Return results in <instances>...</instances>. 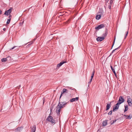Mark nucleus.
Here are the masks:
<instances>
[{"label": "nucleus", "mask_w": 132, "mask_h": 132, "mask_svg": "<svg viewBox=\"0 0 132 132\" xmlns=\"http://www.w3.org/2000/svg\"><path fill=\"white\" fill-rule=\"evenodd\" d=\"M60 100L59 99V103H60V105L59 106H62V108L65 106V105L67 104L68 103L67 102H60Z\"/></svg>", "instance_id": "obj_6"}, {"label": "nucleus", "mask_w": 132, "mask_h": 132, "mask_svg": "<svg viewBox=\"0 0 132 132\" xmlns=\"http://www.w3.org/2000/svg\"><path fill=\"white\" fill-rule=\"evenodd\" d=\"M11 17V14H10L9 16V18H10Z\"/></svg>", "instance_id": "obj_41"}, {"label": "nucleus", "mask_w": 132, "mask_h": 132, "mask_svg": "<svg viewBox=\"0 0 132 132\" xmlns=\"http://www.w3.org/2000/svg\"><path fill=\"white\" fill-rule=\"evenodd\" d=\"M116 120H111V122H110L111 125H112V124L114 123V122H115L116 121Z\"/></svg>", "instance_id": "obj_21"}, {"label": "nucleus", "mask_w": 132, "mask_h": 132, "mask_svg": "<svg viewBox=\"0 0 132 132\" xmlns=\"http://www.w3.org/2000/svg\"><path fill=\"white\" fill-rule=\"evenodd\" d=\"M125 101V100L123 98V97L122 96H120L119 97V100L117 103L120 105L122 103L124 102Z\"/></svg>", "instance_id": "obj_3"}, {"label": "nucleus", "mask_w": 132, "mask_h": 132, "mask_svg": "<svg viewBox=\"0 0 132 132\" xmlns=\"http://www.w3.org/2000/svg\"><path fill=\"white\" fill-rule=\"evenodd\" d=\"M119 47H118L116 48L114 50H113L112 52L110 54V55H111L113 53L114 51L118 49L119 48Z\"/></svg>", "instance_id": "obj_23"}, {"label": "nucleus", "mask_w": 132, "mask_h": 132, "mask_svg": "<svg viewBox=\"0 0 132 132\" xmlns=\"http://www.w3.org/2000/svg\"><path fill=\"white\" fill-rule=\"evenodd\" d=\"M60 105V103H58L57 107L56 110V112L57 115H60L61 112V109L62 108V106H59Z\"/></svg>", "instance_id": "obj_2"}, {"label": "nucleus", "mask_w": 132, "mask_h": 132, "mask_svg": "<svg viewBox=\"0 0 132 132\" xmlns=\"http://www.w3.org/2000/svg\"><path fill=\"white\" fill-rule=\"evenodd\" d=\"M68 88L69 89H71V88L70 87H68Z\"/></svg>", "instance_id": "obj_43"}, {"label": "nucleus", "mask_w": 132, "mask_h": 132, "mask_svg": "<svg viewBox=\"0 0 132 132\" xmlns=\"http://www.w3.org/2000/svg\"><path fill=\"white\" fill-rule=\"evenodd\" d=\"M43 103H44L45 102V98H43Z\"/></svg>", "instance_id": "obj_36"}, {"label": "nucleus", "mask_w": 132, "mask_h": 132, "mask_svg": "<svg viewBox=\"0 0 132 132\" xmlns=\"http://www.w3.org/2000/svg\"><path fill=\"white\" fill-rule=\"evenodd\" d=\"M11 20V18L7 19V21L6 22V24H8L10 22Z\"/></svg>", "instance_id": "obj_27"}, {"label": "nucleus", "mask_w": 132, "mask_h": 132, "mask_svg": "<svg viewBox=\"0 0 132 132\" xmlns=\"http://www.w3.org/2000/svg\"><path fill=\"white\" fill-rule=\"evenodd\" d=\"M12 10L13 8H11L7 11L9 13V14H10L11 13Z\"/></svg>", "instance_id": "obj_17"}, {"label": "nucleus", "mask_w": 132, "mask_h": 132, "mask_svg": "<svg viewBox=\"0 0 132 132\" xmlns=\"http://www.w3.org/2000/svg\"><path fill=\"white\" fill-rule=\"evenodd\" d=\"M116 36H115L114 37V41H113V44L112 46H113V45L114 44V42H115V39H116Z\"/></svg>", "instance_id": "obj_34"}, {"label": "nucleus", "mask_w": 132, "mask_h": 132, "mask_svg": "<svg viewBox=\"0 0 132 132\" xmlns=\"http://www.w3.org/2000/svg\"><path fill=\"white\" fill-rule=\"evenodd\" d=\"M93 77H93V76H91V79H93Z\"/></svg>", "instance_id": "obj_45"}, {"label": "nucleus", "mask_w": 132, "mask_h": 132, "mask_svg": "<svg viewBox=\"0 0 132 132\" xmlns=\"http://www.w3.org/2000/svg\"><path fill=\"white\" fill-rule=\"evenodd\" d=\"M125 116H127V117L126 118V119H130L131 118V117H130V116H125Z\"/></svg>", "instance_id": "obj_31"}, {"label": "nucleus", "mask_w": 132, "mask_h": 132, "mask_svg": "<svg viewBox=\"0 0 132 132\" xmlns=\"http://www.w3.org/2000/svg\"><path fill=\"white\" fill-rule=\"evenodd\" d=\"M23 22H24V21H23L22 23H20V24H22L23 23Z\"/></svg>", "instance_id": "obj_44"}, {"label": "nucleus", "mask_w": 132, "mask_h": 132, "mask_svg": "<svg viewBox=\"0 0 132 132\" xmlns=\"http://www.w3.org/2000/svg\"><path fill=\"white\" fill-rule=\"evenodd\" d=\"M50 114L48 116V117L47 118V120L50 122L53 125L55 123V121L53 119V117L50 116Z\"/></svg>", "instance_id": "obj_1"}, {"label": "nucleus", "mask_w": 132, "mask_h": 132, "mask_svg": "<svg viewBox=\"0 0 132 132\" xmlns=\"http://www.w3.org/2000/svg\"><path fill=\"white\" fill-rule=\"evenodd\" d=\"M112 5H111V4L110 5V4H109V5H108V7L109 9H110V10L111 9V6Z\"/></svg>", "instance_id": "obj_30"}, {"label": "nucleus", "mask_w": 132, "mask_h": 132, "mask_svg": "<svg viewBox=\"0 0 132 132\" xmlns=\"http://www.w3.org/2000/svg\"><path fill=\"white\" fill-rule=\"evenodd\" d=\"M101 17L100 15H97L96 16V19L97 20H99Z\"/></svg>", "instance_id": "obj_16"}, {"label": "nucleus", "mask_w": 132, "mask_h": 132, "mask_svg": "<svg viewBox=\"0 0 132 132\" xmlns=\"http://www.w3.org/2000/svg\"><path fill=\"white\" fill-rule=\"evenodd\" d=\"M72 90H75V89H72Z\"/></svg>", "instance_id": "obj_47"}, {"label": "nucleus", "mask_w": 132, "mask_h": 132, "mask_svg": "<svg viewBox=\"0 0 132 132\" xmlns=\"http://www.w3.org/2000/svg\"><path fill=\"white\" fill-rule=\"evenodd\" d=\"M112 111H113L112 110L110 111L108 113V114L109 115H111L112 114Z\"/></svg>", "instance_id": "obj_29"}, {"label": "nucleus", "mask_w": 132, "mask_h": 132, "mask_svg": "<svg viewBox=\"0 0 132 132\" xmlns=\"http://www.w3.org/2000/svg\"><path fill=\"white\" fill-rule=\"evenodd\" d=\"M95 72V70H94L93 72H92V76H94V73Z\"/></svg>", "instance_id": "obj_33"}, {"label": "nucleus", "mask_w": 132, "mask_h": 132, "mask_svg": "<svg viewBox=\"0 0 132 132\" xmlns=\"http://www.w3.org/2000/svg\"><path fill=\"white\" fill-rule=\"evenodd\" d=\"M4 15H8L9 14V13L7 11H5V12L4 14Z\"/></svg>", "instance_id": "obj_25"}, {"label": "nucleus", "mask_w": 132, "mask_h": 132, "mask_svg": "<svg viewBox=\"0 0 132 132\" xmlns=\"http://www.w3.org/2000/svg\"><path fill=\"white\" fill-rule=\"evenodd\" d=\"M110 67H111V68L112 70V71L113 72V71H115V70L114 69V68H113L112 66H111V65Z\"/></svg>", "instance_id": "obj_26"}, {"label": "nucleus", "mask_w": 132, "mask_h": 132, "mask_svg": "<svg viewBox=\"0 0 132 132\" xmlns=\"http://www.w3.org/2000/svg\"><path fill=\"white\" fill-rule=\"evenodd\" d=\"M16 47V46H14L12 48H11V50H12V49H13L14 48Z\"/></svg>", "instance_id": "obj_38"}, {"label": "nucleus", "mask_w": 132, "mask_h": 132, "mask_svg": "<svg viewBox=\"0 0 132 132\" xmlns=\"http://www.w3.org/2000/svg\"><path fill=\"white\" fill-rule=\"evenodd\" d=\"M22 127H19L15 129V130L16 131H20L21 130Z\"/></svg>", "instance_id": "obj_14"}, {"label": "nucleus", "mask_w": 132, "mask_h": 132, "mask_svg": "<svg viewBox=\"0 0 132 132\" xmlns=\"http://www.w3.org/2000/svg\"><path fill=\"white\" fill-rule=\"evenodd\" d=\"M69 90L67 89V91H66L65 93H67L69 92Z\"/></svg>", "instance_id": "obj_40"}, {"label": "nucleus", "mask_w": 132, "mask_h": 132, "mask_svg": "<svg viewBox=\"0 0 132 132\" xmlns=\"http://www.w3.org/2000/svg\"><path fill=\"white\" fill-rule=\"evenodd\" d=\"M128 105H125V109L124 111V112H125L127 110H128Z\"/></svg>", "instance_id": "obj_19"}, {"label": "nucleus", "mask_w": 132, "mask_h": 132, "mask_svg": "<svg viewBox=\"0 0 132 132\" xmlns=\"http://www.w3.org/2000/svg\"><path fill=\"white\" fill-rule=\"evenodd\" d=\"M111 102L110 103H107L106 106V110H108L111 107Z\"/></svg>", "instance_id": "obj_12"}, {"label": "nucleus", "mask_w": 132, "mask_h": 132, "mask_svg": "<svg viewBox=\"0 0 132 132\" xmlns=\"http://www.w3.org/2000/svg\"><path fill=\"white\" fill-rule=\"evenodd\" d=\"M107 123L106 121H104L102 123V126H105L107 125Z\"/></svg>", "instance_id": "obj_15"}, {"label": "nucleus", "mask_w": 132, "mask_h": 132, "mask_svg": "<svg viewBox=\"0 0 132 132\" xmlns=\"http://www.w3.org/2000/svg\"><path fill=\"white\" fill-rule=\"evenodd\" d=\"M67 91V89L65 88H64L63 89L62 92H61V94L60 95V99L62 95V94L64 93H65L66 91Z\"/></svg>", "instance_id": "obj_11"}, {"label": "nucleus", "mask_w": 132, "mask_h": 132, "mask_svg": "<svg viewBox=\"0 0 132 132\" xmlns=\"http://www.w3.org/2000/svg\"><path fill=\"white\" fill-rule=\"evenodd\" d=\"M31 132H35L36 130V127L35 125H34L33 126V128L31 129Z\"/></svg>", "instance_id": "obj_13"}, {"label": "nucleus", "mask_w": 132, "mask_h": 132, "mask_svg": "<svg viewBox=\"0 0 132 132\" xmlns=\"http://www.w3.org/2000/svg\"><path fill=\"white\" fill-rule=\"evenodd\" d=\"M36 39H34V40H33V41H32V42H30V43H31L30 44H29L28 45H27V46H29L31 44H32L33 43V42L35 41V40Z\"/></svg>", "instance_id": "obj_24"}, {"label": "nucleus", "mask_w": 132, "mask_h": 132, "mask_svg": "<svg viewBox=\"0 0 132 132\" xmlns=\"http://www.w3.org/2000/svg\"><path fill=\"white\" fill-rule=\"evenodd\" d=\"M104 39V37H98L96 39L97 40L98 42H101Z\"/></svg>", "instance_id": "obj_10"}, {"label": "nucleus", "mask_w": 132, "mask_h": 132, "mask_svg": "<svg viewBox=\"0 0 132 132\" xmlns=\"http://www.w3.org/2000/svg\"><path fill=\"white\" fill-rule=\"evenodd\" d=\"M113 1L114 0H111L110 1V3H109V4H110V5L111 4L112 5Z\"/></svg>", "instance_id": "obj_32"}, {"label": "nucleus", "mask_w": 132, "mask_h": 132, "mask_svg": "<svg viewBox=\"0 0 132 132\" xmlns=\"http://www.w3.org/2000/svg\"><path fill=\"white\" fill-rule=\"evenodd\" d=\"M105 27V25L103 24H101L100 25L96 26L95 27V29L97 30H98L99 29L103 28Z\"/></svg>", "instance_id": "obj_5"}, {"label": "nucleus", "mask_w": 132, "mask_h": 132, "mask_svg": "<svg viewBox=\"0 0 132 132\" xmlns=\"http://www.w3.org/2000/svg\"><path fill=\"white\" fill-rule=\"evenodd\" d=\"M91 82H92V81H90L88 82V86L90 85V84Z\"/></svg>", "instance_id": "obj_35"}, {"label": "nucleus", "mask_w": 132, "mask_h": 132, "mask_svg": "<svg viewBox=\"0 0 132 132\" xmlns=\"http://www.w3.org/2000/svg\"><path fill=\"white\" fill-rule=\"evenodd\" d=\"M107 29H106V31H105V33L104 34H103V37H104L105 36H106L107 35V34H108V32L107 31Z\"/></svg>", "instance_id": "obj_20"}, {"label": "nucleus", "mask_w": 132, "mask_h": 132, "mask_svg": "<svg viewBox=\"0 0 132 132\" xmlns=\"http://www.w3.org/2000/svg\"><path fill=\"white\" fill-rule=\"evenodd\" d=\"M79 97H77L75 98H73L70 100V102H72L75 101H77L79 100Z\"/></svg>", "instance_id": "obj_9"}, {"label": "nucleus", "mask_w": 132, "mask_h": 132, "mask_svg": "<svg viewBox=\"0 0 132 132\" xmlns=\"http://www.w3.org/2000/svg\"><path fill=\"white\" fill-rule=\"evenodd\" d=\"M92 79H91V78H90V81H92Z\"/></svg>", "instance_id": "obj_46"}, {"label": "nucleus", "mask_w": 132, "mask_h": 132, "mask_svg": "<svg viewBox=\"0 0 132 132\" xmlns=\"http://www.w3.org/2000/svg\"><path fill=\"white\" fill-rule=\"evenodd\" d=\"M67 62L66 61H63L59 63L57 65V68H59L62 64L64 63Z\"/></svg>", "instance_id": "obj_8"}, {"label": "nucleus", "mask_w": 132, "mask_h": 132, "mask_svg": "<svg viewBox=\"0 0 132 132\" xmlns=\"http://www.w3.org/2000/svg\"><path fill=\"white\" fill-rule=\"evenodd\" d=\"M128 31H127L126 32V34L125 36V39L126 38V37L127 36L128 34Z\"/></svg>", "instance_id": "obj_28"}, {"label": "nucleus", "mask_w": 132, "mask_h": 132, "mask_svg": "<svg viewBox=\"0 0 132 132\" xmlns=\"http://www.w3.org/2000/svg\"><path fill=\"white\" fill-rule=\"evenodd\" d=\"M116 120H111V122H110L111 125H112V124L114 123V122H115L116 121Z\"/></svg>", "instance_id": "obj_22"}, {"label": "nucleus", "mask_w": 132, "mask_h": 132, "mask_svg": "<svg viewBox=\"0 0 132 132\" xmlns=\"http://www.w3.org/2000/svg\"><path fill=\"white\" fill-rule=\"evenodd\" d=\"M2 11L0 10V14H2Z\"/></svg>", "instance_id": "obj_39"}, {"label": "nucleus", "mask_w": 132, "mask_h": 132, "mask_svg": "<svg viewBox=\"0 0 132 132\" xmlns=\"http://www.w3.org/2000/svg\"><path fill=\"white\" fill-rule=\"evenodd\" d=\"M132 100L131 99L130 97L128 98L127 102H128L129 105L131 106H132Z\"/></svg>", "instance_id": "obj_7"}, {"label": "nucleus", "mask_w": 132, "mask_h": 132, "mask_svg": "<svg viewBox=\"0 0 132 132\" xmlns=\"http://www.w3.org/2000/svg\"><path fill=\"white\" fill-rule=\"evenodd\" d=\"M6 30V29L5 28H4L3 29V30L4 31H5Z\"/></svg>", "instance_id": "obj_42"}, {"label": "nucleus", "mask_w": 132, "mask_h": 132, "mask_svg": "<svg viewBox=\"0 0 132 132\" xmlns=\"http://www.w3.org/2000/svg\"><path fill=\"white\" fill-rule=\"evenodd\" d=\"M7 60V58H3L1 59V61L3 62H5Z\"/></svg>", "instance_id": "obj_18"}, {"label": "nucleus", "mask_w": 132, "mask_h": 132, "mask_svg": "<svg viewBox=\"0 0 132 132\" xmlns=\"http://www.w3.org/2000/svg\"><path fill=\"white\" fill-rule=\"evenodd\" d=\"M119 105L120 104L117 103L115 105L113 108L112 110L114 112L115 111L119 109Z\"/></svg>", "instance_id": "obj_4"}, {"label": "nucleus", "mask_w": 132, "mask_h": 132, "mask_svg": "<svg viewBox=\"0 0 132 132\" xmlns=\"http://www.w3.org/2000/svg\"><path fill=\"white\" fill-rule=\"evenodd\" d=\"M113 72L114 73V74L115 75V76H116V72H115V71H113Z\"/></svg>", "instance_id": "obj_37"}]
</instances>
